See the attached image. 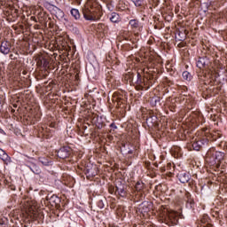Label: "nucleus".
<instances>
[{
  "mask_svg": "<svg viewBox=\"0 0 227 227\" xmlns=\"http://www.w3.org/2000/svg\"><path fill=\"white\" fill-rule=\"evenodd\" d=\"M43 136L45 137H52V130L50 128H42Z\"/></svg>",
  "mask_w": 227,
  "mask_h": 227,
  "instance_id": "obj_18",
  "label": "nucleus"
},
{
  "mask_svg": "<svg viewBox=\"0 0 227 227\" xmlns=\"http://www.w3.org/2000/svg\"><path fill=\"white\" fill-rule=\"evenodd\" d=\"M183 78L184 79V81H191V79H192V75H191V73H189L188 71H184Z\"/></svg>",
  "mask_w": 227,
  "mask_h": 227,
  "instance_id": "obj_25",
  "label": "nucleus"
},
{
  "mask_svg": "<svg viewBox=\"0 0 227 227\" xmlns=\"http://www.w3.org/2000/svg\"><path fill=\"white\" fill-rule=\"evenodd\" d=\"M178 212L176 211H168L165 210L161 213H160V217L162 221V223H165L166 224H178Z\"/></svg>",
  "mask_w": 227,
  "mask_h": 227,
  "instance_id": "obj_3",
  "label": "nucleus"
},
{
  "mask_svg": "<svg viewBox=\"0 0 227 227\" xmlns=\"http://www.w3.org/2000/svg\"><path fill=\"white\" fill-rule=\"evenodd\" d=\"M28 215H30L32 219H42V217H43L42 212L38 211L35 207H30L28 208Z\"/></svg>",
  "mask_w": 227,
  "mask_h": 227,
  "instance_id": "obj_9",
  "label": "nucleus"
},
{
  "mask_svg": "<svg viewBox=\"0 0 227 227\" xmlns=\"http://www.w3.org/2000/svg\"><path fill=\"white\" fill-rule=\"evenodd\" d=\"M71 15L75 19V20H79V19H81V14L79 13V10L77 9H72Z\"/></svg>",
  "mask_w": 227,
  "mask_h": 227,
  "instance_id": "obj_21",
  "label": "nucleus"
},
{
  "mask_svg": "<svg viewBox=\"0 0 227 227\" xmlns=\"http://www.w3.org/2000/svg\"><path fill=\"white\" fill-rule=\"evenodd\" d=\"M102 7L98 6L97 8L85 6L82 9V14L86 20H100L102 17V12L100 11Z\"/></svg>",
  "mask_w": 227,
  "mask_h": 227,
  "instance_id": "obj_2",
  "label": "nucleus"
},
{
  "mask_svg": "<svg viewBox=\"0 0 227 227\" xmlns=\"http://www.w3.org/2000/svg\"><path fill=\"white\" fill-rule=\"evenodd\" d=\"M175 109V107L171 106L170 107V111H173Z\"/></svg>",
  "mask_w": 227,
  "mask_h": 227,
  "instance_id": "obj_35",
  "label": "nucleus"
},
{
  "mask_svg": "<svg viewBox=\"0 0 227 227\" xmlns=\"http://www.w3.org/2000/svg\"><path fill=\"white\" fill-rule=\"evenodd\" d=\"M11 56V58H13V55H10Z\"/></svg>",
  "mask_w": 227,
  "mask_h": 227,
  "instance_id": "obj_36",
  "label": "nucleus"
},
{
  "mask_svg": "<svg viewBox=\"0 0 227 227\" xmlns=\"http://www.w3.org/2000/svg\"><path fill=\"white\" fill-rule=\"evenodd\" d=\"M3 104H4L3 98H0V111L1 109H3Z\"/></svg>",
  "mask_w": 227,
  "mask_h": 227,
  "instance_id": "obj_33",
  "label": "nucleus"
},
{
  "mask_svg": "<svg viewBox=\"0 0 227 227\" xmlns=\"http://www.w3.org/2000/svg\"><path fill=\"white\" fill-rule=\"evenodd\" d=\"M0 159L4 162V164H10L12 162V158L4 152V150L0 148Z\"/></svg>",
  "mask_w": 227,
  "mask_h": 227,
  "instance_id": "obj_12",
  "label": "nucleus"
},
{
  "mask_svg": "<svg viewBox=\"0 0 227 227\" xmlns=\"http://www.w3.org/2000/svg\"><path fill=\"white\" fill-rule=\"evenodd\" d=\"M148 88L150 87H146V82L145 81V79H143V77H141V74L137 73L136 90L141 91L143 90H148Z\"/></svg>",
  "mask_w": 227,
  "mask_h": 227,
  "instance_id": "obj_6",
  "label": "nucleus"
},
{
  "mask_svg": "<svg viewBox=\"0 0 227 227\" xmlns=\"http://www.w3.org/2000/svg\"><path fill=\"white\" fill-rule=\"evenodd\" d=\"M96 126L98 127V129H102L104 127V122H100L98 121Z\"/></svg>",
  "mask_w": 227,
  "mask_h": 227,
  "instance_id": "obj_30",
  "label": "nucleus"
},
{
  "mask_svg": "<svg viewBox=\"0 0 227 227\" xmlns=\"http://www.w3.org/2000/svg\"><path fill=\"white\" fill-rule=\"evenodd\" d=\"M110 127H111L112 129H118V128L116 127V124H114V123L110 124Z\"/></svg>",
  "mask_w": 227,
  "mask_h": 227,
  "instance_id": "obj_34",
  "label": "nucleus"
},
{
  "mask_svg": "<svg viewBox=\"0 0 227 227\" xmlns=\"http://www.w3.org/2000/svg\"><path fill=\"white\" fill-rule=\"evenodd\" d=\"M110 20L111 22L117 23L120 22V20H121L120 18V14H118L117 12H112L110 15Z\"/></svg>",
  "mask_w": 227,
  "mask_h": 227,
  "instance_id": "obj_16",
  "label": "nucleus"
},
{
  "mask_svg": "<svg viewBox=\"0 0 227 227\" xmlns=\"http://www.w3.org/2000/svg\"><path fill=\"white\" fill-rule=\"evenodd\" d=\"M224 160V153L215 151V148H211L207 151L206 154V161L210 164V166H215L219 168Z\"/></svg>",
  "mask_w": 227,
  "mask_h": 227,
  "instance_id": "obj_1",
  "label": "nucleus"
},
{
  "mask_svg": "<svg viewBox=\"0 0 227 227\" xmlns=\"http://www.w3.org/2000/svg\"><path fill=\"white\" fill-rule=\"evenodd\" d=\"M53 11L55 12V17L57 19H63V17H65V12H63L61 9L54 6Z\"/></svg>",
  "mask_w": 227,
  "mask_h": 227,
  "instance_id": "obj_15",
  "label": "nucleus"
},
{
  "mask_svg": "<svg viewBox=\"0 0 227 227\" xmlns=\"http://www.w3.org/2000/svg\"><path fill=\"white\" fill-rule=\"evenodd\" d=\"M129 26H131V27H133V29H137V27H140L141 23H139L138 20H130Z\"/></svg>",
  "mask_w": 227,
  "mask_h": 227,
  "instance_id": "obj_19",
  "label": "nucleus"
},
{
  "mask_svg": "<svg viewBox=\"0 0 227 227\" xmlns=\"http://www.w3.org/2000/svg\"><path fill=\"white\" fill-rule=\"evenodd\" d=\"M115 194H118L121 198H125V196H127V191H125V184H117L115 186Z\"/></svg>",
  "mask_w": 227,
  "mask_h": 227,
  "instance_id": "obj_11",
  "label": "nucleus"
},
{
  "mask_svg": "<svg viewBox=\"0 0 227 227\" xmlns=\"http://www.w3.org/2000/svg\"><path fill=\"white\" fill-rule=\"evenodd\" d=\"M137 8L145 6V0H131Z\"/></svg>",
  "mask_w": 227,
  "mask_h": 227,
  "instance_id": "obj_22",
  "label": "nucleus"
},
{
  "mask_svg": "<svg viewBox=\"0 0 227 227\" xmlns=\"http://www.w3.org/2000/svg\"><path fill=\"white\" fill-rule=\"evenodd\" d=\"M205 143H208V139L207 138H196L195 141L192 143V146L193 148V150H195L196 152H200V150H201V148H203V145H205Z\"/></svg>",
  "mask_w": 227,
  "mask_h": 227,
  "instance_id": "obj_7",
  "label": "nucleus"
},
{
  "mask_svg": "<svg viewBox=\"0 0 227 227\" xmlns=\"http://www.w3.org/2000/svg\"><path fill=\"white\" fill-rule=\"evenodd\" d=\"M208 221H210L208 215H203V217L200 219V226L207 227L208 225Z\"/></svg>",
  "mask_w": 227,
  "mask_h": 227,
  "instance_id": "obj_20",
  "label": "nucleus"
},
{
  "mask_svg": "<svg viewBox=\"0 0 227 227\" xmlns=\"http://www.w3.org/2000/svg\"><path fill=\"white\" fill-rule=\"evenodd\" d=\"M152 208V202H143L140 205V210L144 212V214H147V212H150V209Z\"/></svg>",
  "mask_w": 227,
  "mask_h": 227,
  "instance_id": "obj_13",
  "label": "nucleus"
},
{
  "mask_svg": "<svg viewBox=\"0 0 227 227\" xmlns=\"http://www.w3.org/2000/svg\"><path fill=\"white\" fill-rule=\"evenodd\" d=\"M11 56V58H13V55H10Z\"/></svg>",
  "mask_w": 227,
  "mask_h": 227,
  "instance_id": "obj_37",
  "label": "nucleus"
},
{
  "mask_svg": "<svg viewBox=\"0 0 227 227\" xmlns=\"http://www.w3.org/2000/svg\"><path fill=\"white\" fill-rule=\"evenodd\" d=\"M109 192H110V194H114V192H116L114 186L109 187Z\"/></svg>",
  "mask_w": 227,
  "mask_h": 227,
  "instance_id": "obj_31",
  "label": "nucleus"
},
{
  "mask_svg": "<svg viewBox=\"0 0 227 227\" xmlns=\"http://www.w3.org/2000/svg\"><path fill=\"white\" fill-rule=\"evenodd\" d=\"M191 180V176L187 173L180 174L179 175V181L181 184H187Z\"/></svg>",
  "mask_w": 227,
  "mask_h": 227,
  "instance_id": "obj_14",
  "label": "nucleus"
},
{
  "mask_svg": "<svg viewBox=\"0 0 227 227\" xmlns=\"http://www.w3.org/2000/svg\"><path fill=\"white\" fill-rule=\"evenodd\" d=\"M46 201L51 205V207H55V208H58V207H59V203H61V199H59V197L57 195H48L46 197Z\"/></svg>",
  "mask_w": 227,
  "mask_h": 227,
  "instance_id": "obj_5",
  "label": "nucleus"
},
{
  "mask_svg": "<svg viewBox=\"0 0 227 227\" xmlns=\"http://www.w3.org/2000/svg\"><path fill=\"white\" fill-rule=\"evenodd\" d=\"M114 100H115V102H120V100H121V98L116 97V93H115L114 96Z\"/></svg>",
  "mask_w": 227,
  "mask_h": 227,
  "instance_id": "obj_32",
  "label": "nucleus"
},
{
  "mask_svg": "<svg viewBox=\"0 0 227 227\" xmlns=\"http://www.w3.org/2000/svg\"><path fill=\"white\" fill-rule=\"evenodd\" d=\"M10 51H12V43L8 41H4L0 45V52L2 54H10Z\"/></svg>",
  "mask_w": 227,
  "mask_h": 227,
  "instance_id": "obj_10",
  "label": "nucleus"
},
{
  "mask_svg": "<svg viewBox=\"0 0 227 227\" xmlns=\"http://www.w3.org/2000/svg\"><path fill=\"white\" fill-rule=\"evenodd\" d=\"M210 137L213 141H216L217 139H219V137H221V133L219 131H215L213 133H210Z\"/></svg>",
  "mask_w": 227,
  "mask_h": 227,
  "instance_id": "obj_23",
  "label": "nucleus"
},
{
  "mask_svg": "<svg viewBox=\"0 0 227 227\" xmlns=\"http://www.w3.org/2000/svg\"><path fill=\"white\" fill-rule=\"evenodd\" d=\"M30 169L35 175H40L42 173V168L35 163L30 166Z\"/></svg>",
  "mask_w": 227,
  "mask_h": 227,
  "instance_id": "obj_17",
  "label": "nucleus"
},
{
  "mask_svg": "<svg viewBox=\"0 0 227 227\" xmlns=\"http://www.w3.org/2000/svg\"><path fill=\"white\" fill-rule=\"evenodd\" d=\"M210 65V60L207 57H200L197 60V67L200 70H203V68H207Z\"/></svg>",
  "mask_w": 227,
  "mask_h": 227,
  "instance_id": "obj_8",
  "label": "nucleus"
},
{
  "mask_svg": "<svg viewBox=\"0 0 227 227\" xmlns=\"http://www.w3.org/2000/svg\"><path fill=\"white\" fill-rule=\"evenodd\" d=\"M98 207L99 208H104L105 205H104V200H100L98 201Z\"/></svg>",
  "mask_w": 227,
  "mask_h": 227,
  "instance_id": "obj_29",
  "label": "nucleus"
},
{
  "mask_svg": "<svg viewBox=\"0 0 227 227\" xmlns=\"http://www.w3.org/2000/svg\"><path fill=\"white\" fill-rule=\"evenodd\" d=\"M126 81H132L134 79V74L132 73H128L124 75Z\"/></svg>",
  "mask_w": 227,
  "mask_h": 227,
  "instance_id": "obj_28",
  "label": "nucleus"
},
{
  "mask_svg": "<svg viewBox=\"0 0 227 227\" xmlns=\"http://www.w3.org/2000/svg\"><path fill=\"white\" fill-rule=\"evenodd\" d=\"M71 153L72 148L69 146H63L58 151L57 155L59 159H67V157H70Z\"/></svg>",
  "mask_w": 227,
  "mask_h": 227,
  "instance_id": "obj_4",
  "label": "nucleus"
},
{
  "mask_svg": "<svg viewBox=\"0 0 227 227\" xmlns=\"http://www.w3.org/2000/svg\"><path fill=\"white\" fill-rule=\"evenodd\" d=\"M184 198L186 200V203H190V205H192V203H194V200L191 197V193H189V192H185Z\"/></svg>",
  "mask_w": 227,
  "mask_h": 227,
  "instance_id": "obj_24",
  "label": "nucleus"
},
{
  "mask_svg": "<svg viewBox=\"0 0 227 227\" xmlns=\"http://www.w3.org/2000/svg\"><path fill=\"white\" fill-rule=\"evenodd\" d=\"M39 162L43 164V166H49V159L45 157H39Z\"/></svg>",
  "mask_w": 227,
  "mask_h": 227,
  "instance_id": "obj_26",
  "label": "nucleus"
},
{
  "mask_svg": "<svg viewBox=\"0 0 227 227\" xmlns=\"http://www.w3.org/2000/svg\"><path fill=\"white\" fill-rule=\"evenodd\" d=\"M144 187H145V184L143 183L137 182L136 184L135 189H136V191H137L139 192L143 191Z\"/></svg>",
  "mask_w": 227,
  "mask_h": 227,
  "instance_id": "obj_27",
  "label": "nucleus"
}]
</instances>
